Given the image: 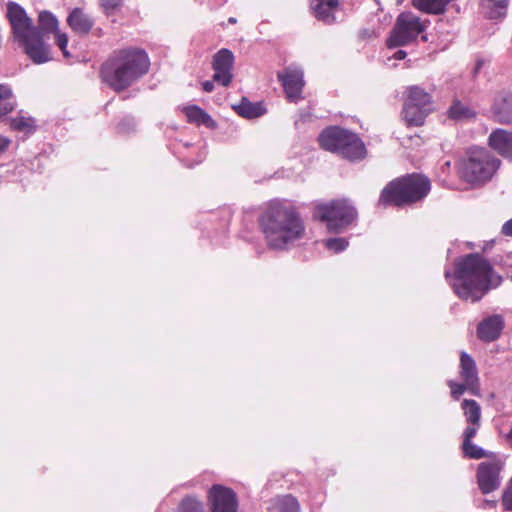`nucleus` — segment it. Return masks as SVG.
Listing matches in <instances>:
<instances>
[{
    "label": "nucleus",
    "instance_id": "nucleus-1",
    "mask_svg": "<svg viewBox=\"0 0 512 512\" xmlns=\"http://www.w3.org/2000/svg\"><path fill=\"white\" fill-rule=\"evenodd\" d=\"M445 278L450 281L454 293L460 299L472 303L480 301L484 295L491 289L497 288L502 282V277L478 253L459 258L453 276L449 270H446Z\"/></svg>",
    "mask_w": 512,
    "mask_h": 512
},
{
    "label": "nucleus",
    "instance_id": "nucleus-2",
    "mask_svg": "<svg viewBox=\"0 0 512 512\" xmlns=\"http://www.w3.org/2000/svg\"><path fill=\"white\" fill-rule=\"evenodd\" d=\"M267 245L271 249L285 250L303 238L304 224L296 209L280 201L271 202L260 218Z\"/></svg>",
    "mask_w": 512,
    "mask_h": 512
},
{
    "label": "nucleus",
    "instance_id": "nucleus-3",
    "mask_svg": "<svg viewBox=\"0 0 512 512\" xmlns=\"http://www.w3.org/2000/svg\"><path fill=\"white\" fill-rule=\"evenodd\" d=\"M149 66L150 61L144 50H122L102 65L101 76L112 89L122 91L145 75Z\"/></svg>",
    "mask_w": 512,
    "mask_h": 512
},
{
    "label": "nucleus",
    "instance_id": "nucleus-4",
    "mask_svg": "<svg viewBox=\"0 0 512 512\" xmlns=\"http://www.w3.org/2000/svg\"><path fill=\"white\" fill-rule=\"evenodd\" d=\"M6 16L14 41L23 48L28 57L36 64L48 62L51 59L49 48L42 41L39 30L33 25L25 9L18 3L10 1L7 3Z\"/></svg>",
    "mask_w": 512,
    "mask_h": 512
},
{
    "label": "nucleus",
    "instance_id": "nucleus-5",
    "mask_svg": "<svg viewBox=\"0 0 512 512\" xmlns=\"http://www.w3.org/2000/svg\"><path fill=\"white\" fill-rule=\"evenodd\" d=\"M430 181L419 174L391 181L381 192L379 204L401 206L422 200L430 191Z\"/></svg>",
    "mask_w": 512,
    "mask_h": 512
},
{
    "label": "nucleus",
    "instance_id": "nucleus-6",
    "mask_svg": "<svg viewBox=\"0 0 512 512\" xmlns=\"http://www.w3.org/2000/svg\"><path fill=\"white\" fill-rule=\"evenodd\" d=\"M500 160L485 148H470L458 163V172L465 182L480 185L491 180Z\"/></svg>",
    "mask_w": 512,
    "mask_h": 512
},
{
    "label": "nucleus",
    "instance_id": "nucleus-7",
    "mask_svg": "<svg viewBox=\"0 0 512 512\" xmlns=\"http://www.w3.org/2000/svg\"><path fill=\"white\" fill-rule=\"evenodd\" d=\"M320 146L350 161L365 158L366 148L357 134L334 126L326 128L318 137Z\"/></svg>",
    "mask_w": 512,
    "mask_h": 512
},
{
    "label": "nucleus",
    "instance_id": "nucleus-8",
    "mask_svg": "<svg viewBox=\"0 0 512 512\" xmlns=\"http://www.w3.org/2000/svg\"><path fill=\"white\" fill-rule=\"evenodd\" d=\"M315 215L326 223L330 232L341 233L356 220L357 211L348 200L342 199L318 205Z\"/></svg>",
    "mask_w": 512,
    "mask_h": 512
},
{
    "label": "nucleus",
    "instance_id": "nucleus-9",
    "mask_svg": "<svg viewBox=\"0 0 512 512\" xmlns=\"http://www.w3.org/2000/svg\"><path fill=\"white\" fill-rule=\"evenodd\" d=\"M427 27V21H421L411 12L401 13L387 39L389 48L405 46L414 41Z\"/></svg>",
    "mask_w": 512,
    "mask_h": 512
},
{
    "label": "nucleus",
    "instance_id": "nucleus-10",
    "mask_svg": "<svg viewBox=\"0 0 512 512\" xmlns=\"http://www.w3.org/2000/svg\"><path fill=\"white\" fill-rule=\"evenodd\" d=\"M278 79L282 83L286 96L290 102H298L302 98L304 87L303 70L297 66H288L283 72L278 73Z\"/></svg>",
    "mask_w": 512,
    "mask_h": 512
},
{
    "label": "nucleus",
    "instance_id": "nucleus-11",
    "mask_svg": "<svg viewBox=\"0 0 512 512\" xmlns=\"http://www.w3.org/2000/svg\"><path fill=\"white\" fill-rule=\"evenodd\" d=\"M502 464L500 461H486L478 466L477 480L482 493L488 494L500 486V472Z\"/></svg>",
    "mask_w": 512,
    "mask_h": 512
},
{
    "label": "nucleus",
    "instance_id": "nucleus-12",
    "mask_svg": "<svg viewBox=\"0 0 512 512\" xmlns=\"http://www.w3.org/2000/svg\"><path fill=\"white\" fill-rule=\"evenodd\" d=\"M234 55L228 49L219 50L213 57L212 68L214 70L213 80L222 86H228L232 79V68Z\"/></svg>",
    "mask_w": 512,
    "mask_h": 512
},
{
    "label": "nucleus",
    "instance_id": "nucleus-13",
    "mask_svg": "<svg viewBox=\"0 0 512 512\" xmlns=\"http://www.w3.org/2000/svg\"><path fill=\"white\" fill-rule=\"evenodd\" d=\"M212 512H236L238 503L235 493L224 486L214 485L209 491Z\"/></svg>",
    "mask_w": 512,
    "mask_h": 512
},
{
    "label": "nucleus",
    "instance_id": "nucleus-14",
    "mask_svg": "<svg viewBox=\"0 0 512 512\" xmlns=\"http://www.w3.org/2000/svg\"><path fill=\"white\" fill-rule=\"evenodd\" d=\"M459 374L462 381L467 383L468 391L473 395H479L480 385L477 366L474 359L466 352L460 354Z\"/></svg>",
    "mask_w": 512,
    "mask_h": 512
},
{
    "label": "nucleus",
    "instance_id": "nucleus-15",
    "mask_svg": "<svg viewBox=\"0 0 512 512\" xmlns=\"http://www.w3.org/2000/svg\"><path fill=\"white\" fill-rule=\"evenodd\" d=\"M492 113L496 121L500 123H512V94L502 91L498 93L492 104Z\"/></svg>",
    "mask_w": 512,
    "mask_h": 512
},
{
    "label": "nucleus",
    "instance_id": "nucleus-16",
    "mask_svg": "<svg viewBox=\"0 0 512 512\" xmlns=\"http://www.w3.org/2000/svg\"><path fill=\"white\" fill-rule=\"evenodd\" d=\"M488 143L499 155L512 160V132L505 129H496L490 134Z\"/></svg>",
    "mask_w": 512,
    "mask_h": 512
},
{
    "label": "nucleus",
    "instance_id": "nucleus-17",
    "mask_svg": "<svg viewBox=\"0 0 512 512\" xmlns=\"http://www.w3.org/2000/svg\"><path fill=\"white\" fill-rule=\"evenodd\" d=\"M504 320L500 315H492L481 321L477 327V336L485 342L496 340L503 329Z\"/></svg>",
    "mask_w": 512,
    "mask_h": 512
},
{
    "label": "nucleus",
    "instance_id": "nucleus-18",
    "mask_svg": "<svg viewBox=\"0 0 512 512\" xmlns=\"http://www.w3.org/2000/svg\"><path fill=\"white\" fill-rule=\"evenodd\" d=\"M339 5L338 0H311V10L313 15L327 24L335 21V11Z\"/></svg>",
    "mask_w": 512,
    "mask_h": 512
},
{
    "label": "nucleus",
    "instance_id": "nucleus-19",
    "mask_svg": "<svg viewBox=\"0 0 512 512\" xmlns=\"http://www.w3.org/2000/svg\"><path fill=\"white\" fill-rule=\"evenodd\" d=\"M67 22L71 29L79 34H87L94 25L91 16L81 8H74L70 12Z\"/></svg>",
    "mask_w": 512,
    "mask_h": 512
},
{
    "label": "nucleus",
    "instance_id": "nucleus-20",
    "mask_svg": "<svg viewBox=\"0 0 512 512\" xmlns=\"http://www.w3.org/2000/svg\"><path fill=\"white\" fill-rule=\"evenodd\" d=\"M509 0H483L481 12L489 19H502L507 14Z\"/></svg>",
    "mask_w": 512,
    "mask_h": 512
},
{
    "label": "nucleus",
    "instance_id": "nucleus-21",
    "mask_svg": "<svg viewBox=\"0 0 512 512\" xmlns=\"http://www.w3.org/2000/svg\"><path fill=\"white\" fill-rule=\"evenodd\" d=\"M233 109L238 115L253 119L258 118L266 113V109L261 102H250L247 98H242L239 104L234 105Z\"/></svg>",
    "mask_w": 512,
    "mask_h": 512
},
{
    "label": "nucleus",
    "instance_id": "nucleus-22",
    "mask_svg": "<svg viewBox=\"0 0 512 512\" xmlns=\"http://www.w3.org/2000/svg\"><path fill=\"white\" fill-rule=\"evenodd\" d=\"M429 112V109L419 105L404 102L403 117L409 126H421Z\"/></svg>",
    "mask_w": 512,
    "mask_h": 512
},
{
    "label": "nucleus",
    "instance_id": "nucleus-23",
    "mask_svg": "<svg viewBox=\"0 0 512 512\" xmlns=\"http://www.w3.org/2000/svg\"><path fill=\"white\" fill-rule=\"evenodd\" d=\"M271 512H300L298 500L290 495L277 496L270 501Z\"/></svg>",
    "mask_w": 512,
    "mask_h": 512
},
{
    "label": "nucleus",
    "instance_id": "nucleus-24",
    "mask_svg": "<svg viewBox=\"0 0 512 512\" xmlns=\"http://www.w3.org/2000/svg\"><path fill=\"white\" fill-rule=\"evenodd\" d=\"M188 122L194 123L197 125H204L207 128H215V121L200 107L198 106H188L183 109Z\"/></svg>",
    "mask_w": 512,
    "mask_h": 512
},
{
    "label": "nucleus",
    "instance_id": "nucleus-25",
    "mask_svg": "<svg viewBox=\"0 0 512 512\" xmlns=\"http://www.w3.org/2000/svg\"><path fill=\"white\" fill-rule=\"evenodd\" d=\"M405 103L412 105H419L428 108L431 103V94L425 91L422 87L413 85L406 89Z\"/></svg>",
    "mask_w": 512,
    "mask_h": 512
},
{
    "label": "nucleus",
    "instance_id": "nucleus-26",
    "mask_svg": "<svg viewBox=\"0 0 512 512\" xmlns=\"http://www.w3.org/2000/svg\"><path fill=\"white\" fill-rule=\"evenodd\" d=\"M16 107V100L8 85L0 84V121Z\"/></svg>",
    "mask_w": 512,
    "mask_h": 512
},
{
    "label": "nucleus",
    "instance_id": "nucleus-27",
    "mask_svg": "<svg viewBox=\"0 0 512 512\" xmlns=\"http://www.w3.org/2000/svg\"><path fill=\"white\" fill-rule=\"evenodd\" d=\"M452 0H412L413 6L425 13L440 14Z\"/></svg>",
    "mask_w": 512,
    "mask_h": 512
},
{
    "label": "nucleus",
    "instance_id": "nucleus-28",
    "mask_svg": "<svg viewBox=\"0 0 512 512\" xmlns=\"http://www.w3.org/2000/svg\"><path fill=\"white\" fill-rule=\"evenodd\" d=\"M36 28L39 30L40 35L43 38L44 33L55 32L58 30V20L51 12L42 11L39 14L38 27Z\"/></svg>",
    "mask_w": 512,
    "mask_h": 512
},
{
    "label": "nucleus",
    "instance_id": "nucleus-29",
    "mask_svg": "<svg viewBox=\"0 0 512 512\" xmlns=\"http://www.w3.org/2000/svg\"><path fill=\"white\" fill-rule=\"evenodd\" d=\"M467 423H480L481 408L475 400H463L461 404Z\"/></svg>",
    "mask_w": 512,
    "mask_h": 512
},
{
    "label": "nucleus",
    "instance_id": "nucleus-30",
    "mask_svg": "<svg viewBox=\"0 0 512 512\" xmlns=\"http://www.w3.org/2000/svg\"><path fill=\"white\" fill-rule=\"evenodd\" d=\"M449 117L454 120H463L474 117L475 113L468 106L455 102L448 111Z\"/></svg>",
    "mask_w": 512,
    "mask_h": 512
},
{
    "label": "nucleus",
    "instance_id": "nucleus-31",
    "mask_svg": "<svg viewBox=\"0 0 512 512\" xmlns=\"http://www.w3.org/2000/svg\"><path fill=\"white\" fill-rule=\"evenodd\" d=\"M11 128L21 132H32L34 130V119L23 115H18L11 120Z\"/></svg>",
    "mask_w": 512,
    "mask_h": 512
},
{
    "label": "nucleus",
    "instance_id": "nucleus-32",
    "mask_svg": "<svg viewBox=\"0 0 512 512\" xmlns=\"http://www.w3.org/2000/svg\"><path fill=\"white\" fill-rule=\"evenodd\" d=\"M178 512H203V505L194 497H186L179 504Z\"/></svg>",
    "mask_w": 512,
    "mask_h": 512
},
{
    "label": "nucleus",
    "instance_id": "nucleus-33",
    "mask_svg": "<svg viewBox=\"0 0 512 512\" xmlns=\"http://www.w3.org/2000/svg\"><path fill=\"white\" fill-rule=\"evenodd\" d=\"M462 448L464 454L469 458L480 459L485 456V451L471 441H463Z\"/></svg>",
    "mask_w": 512,
    "mask_h": 512
},
{
    "label": "nucleus",
    "instance_id": "nucleus-34",
    "mask_svg": "<svg viewBox=\"0 0 512 512\" xmlns=\"http://www.w3.org/2000/svg\"><path fill=\"white\" fill-rule=\"evenodd\" d=\"M325 246L327 249L338 253L348 247V241L345 238H329L325 241Z\"/></svg>",
    "mask_w": 512,
    "mask_h": 512
},
{
    "label": "nucleus",
    "instance_id": "nucleus-35",
    "mask_svg": "<svg viewBox=\"0 0 512 512\" xmlns=\"http://www.w3.org/2000/svg\"><path fill=\"white\" fill-rule=\"evenodd\" d=\"M448 386L451 389V395L455 400H458L459 397L465 392L468 391L467 383H457L453 380L448 381Z\"/></svg>",
    "mask_w": 512,
    "mask_h": 512
},
{
    "label": "nucleus",
    "instance_id": "nucleus-36",
    "mask_svg": "<svg viewBox=\"0 0 512 512\" xmlns=\"http://www.w3.org/2000/svg\"><path fill=\"white\" fill-rule=\"evenodd\" d=\"M56 44L61 49L64 57L68 58L70 56L67 51L68 37L65 33H62L58 30L55 31Z\"/></svg>",
    "mask_w": 512,
    "mask_h": 512
},
{
    "label": "nucleus",
    "instance_id": "nucleus-37",
    "mask_svg": "<svg viewBox=\"0 0 512 512\" xmlns=\"http://www.w3.org/2000/svg\"><path fill=\"white\" fill-rule=\"evenodd\" d=\"M99 3L105 13L108 14L119 8L122 5L123 0H99Z\"/></svg>",
    "mask_w": 512,
    "mask_h": 512
},
{
    "label": "nucleus",
    "instance_id": "nucleus-38",
    "mask_svg": "<svg viewBox=\"0 0 512 512\" xmlns=\"http://www.w3.org/2000/svg\"><path fill=\"white\" fill-rule=\"evenodd\" d=\"M479 427L480 423H468V426L463 433V441H471L472 438L476 435Z\"/></svg>",
    "mask_w": 512,
    "mask_h": 512
},
{
    "label": "nucleus",
    "instance_id": "nucleus-39",
    "mask_svg": "<svg viewBox=\"0 0 512 512\" xmlns=\"http://www.w3.org/2000/svg\"><path fill=\"white\" fill-rule=\"evenodd\" d=\"M135 126V121L133 118H125L120 124H119V130L122 132H126L130 129H132Z\"/></svg>",
    "mask_w": 512,
    "mask_h": 512
},
{
    "label": "nucleus",
    "instance_id": "nucleus-40",
    "mask_svg": "<svg viewBox=\"0 0 512 512\" xmlns=\"http://www.w3.org/2000/svg\"><path fill=\"white\" fill-rule=\"evenodd\" d=\"M502 233L506 236L512 237V219L503 224Z\"/></svg>",
    "mask_w": 512,
    "mask_h": 512
},
{
    "label": "nucleus",
    "instance_id": "nucleus-41",
    "mask_svg": "<svg viewBox=\"0 0 512 512\" xmlns=\"http://www.w3.org/2000/svg\"><path fill=\"white\" fill-rule=\"evenodd\" d=\"M10 142L11 141L9 138L0 135V153H3L4 151L7 150V148L10 145Z\"/></svg>",
    "mask_w": 512,
    "mask_h": 512
},
{
    "label": "nucleus",
    "instance_id": "nucleus-42",
    "mask_svg": "<svg viewBox=\"0 0 512 512\" xmlns=\"http://www.w3.org/2000/svg\"><path fill=\"white\" fill-rule=\"evenodd\" d=\"M202 88L205 92H212L214 90V80H207L202 83Z\"/></svg>",
    "mask_w": 512,
    "mask_h": 512
},
{
    "label": "nucleus",
    "instance_id": "nucleus-43",
    "mask_svg": "<svg viewBox=\"0 0 512 512\" xmlns=\"http://www.w3.org/2000/svg\"><path fill=\"white\" fill-rule=\"evenodd\" d=\"M406 55L407 54H406V52L404 50H398L397 52H395L393 57L396 60H402V59H404L406 57Z\"/></svg>",
    "mask_w": 512,
    "mask_h": 512
},
{
    "label": "nucleus",
    "instance_id": "nucleus-44",
    "mask_svg": "<svg viewBox=\"0 0 512 512\" xmlns=\"http://www.w3.org/2000/svg\"><path fill=\"white\" fill-rule=\"evenodd\" d=\"M228 22H229L230 24H235V23L237 22V19H236V18H234V17H230V18L228 19Z\"/></svg>",
    "mask_w": 512,
    "mask_h": 512
},
{
    "label": "nucleus",
    "instance_id": "nucleus-45",
    "mask_svg": "<svg viewBox=\"0 0 512 512\" xmlns=\"http://www.w3.org/2000/svg\"><path fill=\"white\" fill-rule=\"evenodd\" d=\"M488 505H491V506H494L495 505V502L494 501H486Z\"/></svg>",
    "mask_w": 512,
    "mask_h": 512
},
{
    "label": "nucleus",
    "instance_id": "nucleus-46",
    "mask_svg": "<svg viewBox=\"0 0 512 512\" xmlns=\"http://www.w3.org/2000/svg\"><path fill=\"white\" fill-rule=\"evenodd\" d=\"M422 39H423L424 41H427V37H426L425 35H423V36H422Z\"/></svg>",
    "mask_w": 512,
    "mask_h": 512
}]
</instances>
